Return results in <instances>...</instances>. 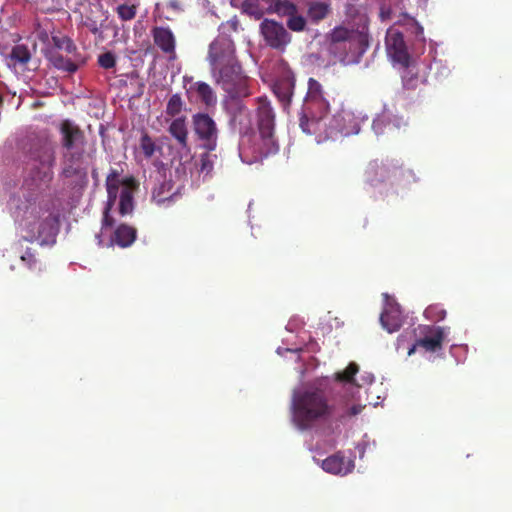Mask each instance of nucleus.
I'll use <instances>...</instances> for the list:
<instances>
[{"label": "nucleus", "instance_id": "1", "mask_svg": "<svg viewBox=\"0 0 512 512\" xmlns=\"http://www.w3.org/2000/svg\"><path fill=\"white\" fill-rule=\"evenodd\" d=\"M327 388L320 383L294 394L292 400V419L301 430H308L318 422L330 420L332 408Z\"/></svg>", "mask_w": 512, "mask_h": 512}, {"label": "nucleus", "instance_id": "2", "mask_svg": "<svg viewBox=\"0 0 512 512\" xmlns=\"http://www.w3.org/2000/svg\"><path fill=\"white\" fill-rule=\"evenodd\" d=\"M256 108L257 131L239 143L241 154H251L254 159L267 157L278 151L275 137V112L266 97H258Z\"/></svg>", "mask_w": 512, "mask_h": 512}, {"label": "nucleus", "instance_id": "3", "mask_svg": "<svg viewBox=\"0 0 512 512\" xmlns=\"http://www.w3.org/2000/svg\"><path fill=\"white\" fill-rule=\"evenodd\" d=\"M330 102L322 84L314 78L308 80V90L299 112V127L307 135L321 138Z\"/></svg>", "mask_w": 512, "mask_h": 512}, {"label": "nucleus", "instance_id": "4", "mask_svg": "<svg viewBox=\"0 0 512 512\" xmlns=\"http://www.w3.org/2000/svg\"><path fill=\"white\" fill-rule=\"evenodd\" d=\"M30 161L37 163L35 178L41 183H49L53 178L52 168L56 162L55 142L48 134H40L36 136L30 143L27 152Z\"/></svg>", "mask_w": 512, "mask_h": 512}, {"label": "nucleus", "instance_id": "5", "mask_svg": "<svg viewBox=\"0 0 512 512\" xmlns=\"http://www.w3.org/2000/svg\"><path fill=\"white\" fill-rule=\"evenodd\" d=\"M334 49L342 48L346 53L343 59L359 60L369 47L368 34L344 26L335 27L328 35Z\"/></svg>", "mask_w": 512, "mask_h": 512}, {"label": "nucleus", "instance_id": "6", "mask_svg": "<svg viewBox=\"0 0 512 512\" xmlns=\"http://www.w3.org/2000/svg\"><path fill=\"white\" fill-rule=\"evenodd\" d=\"M402 163L395 159L371 160L364 170V181L371 188L398 183L405 175Z\"/></svg>", "mask_w": 512, "mask_h": 512}, {"label": "nucleus", "instance_id": "7", "mask_svg": "<svg viewBox=\"0 0 512 512\" xmlns=\"http://www.w3.org/2000/svg\"><path fill=\"white\" fill-rule=\"evenodd\" d=\"M216 81L231 99L248 97L251 92L248 86V77L244 75L239 62L217 69Z\"/></svg>", "mask_w": 512, "mask_h": 512}, {"label": "nucleus", "instance_id": "8", "mask_svg": "<svg viewBox=\"0 0 512 512\" xmlns=\"http://www.w3.org/2000/svg\"><path fill=\"white\" fill-rule=\"evenodd\" d=\"M208 59L213 71L238 62L233 40L226 35L218 36L209 46Z\"/></svg>", "mask_w": 512, "mask_h": 512}, {"label": "nucleus", "instance_id": "9", "mask_svg": "<svg viewBox=\"0 0 512 512\" xmlns=\"http://www.w3.org/2000/svg\"><path fill=\"white\" fill-rule=\"evenodd\" d=\"M226 110L230 117L229 124L231 128L241 135L240 142L245 136H250V133H252L250 111L240 99H231L227 102Z\"/></svg>", "mask_w": 512, "mask_h": 512}, {"label": "nucleus", "instance_id": "10", "mask_svg": "<svg viewBox=\"0 0 512 512\" xmlns=\"http://www.w3.org/2000/svg\"><path fill=\"white\" fill-rule=\"evenodd\" d=\"M193 128L203 148L214 151L217 147L218 129L215 121L206 113H197L192 118Z\"/></svg>", "mask_w": 512, "mask_h": 512}, {"label": "nucleus", "instance_id": "11", "mask_svg": "<svg viewBox=\"0 0 512 512\" xmlns=\"http://www.w3.org/2000/svg\"><path fill=\"white\" fill-rule=\"evenodd\" d=\"M260 32L266 44L273 49L284 50L291 41V35L283 24L271 19L261 22Z\"/></svg>", "mask_w": 512, "mask_h": 512}, {"label": "nucleus", "instance_id": "12", "mask_svg": "<svg viewBox=\"0 0 512 512\" xmlns=\"http://www.w3.org/2000/svg\"><path fill=\"white\" fill-rule=\"evenodd\" d=\"M121 172L118 169H111L106 177V183H122L123 187L120 190V201L118 205V213L121 216L131 215L134 210L133 187L135 181L133 178L125 180L120 179Z\"/></svg>", "mask_w": 512, "mask_h": 512}, {"label": "nucleus", "instance_id": "13", "mask_svg": "<svg viewBox=\"0 0 512 512\" xmlns=\"http://www.w3.org/2000/svg\"><path fill=\"white\" fill-rule=\"evenodd\" d=\"M60 145L63 150H73L85 147L84 131L74 121L64 119L58 124Z\"/></svg>", "mask_w": 512, "mask_h": 512}, {"label": "nucleus", "instance_id": "14", "mask_svg": "<svg viewBox=\"0 0 512 512\" xmlns=\"http://www.w3.org/2000/svg\"><path fill=\"white\" fill-rule=\"evenodd\" d=\"M422 334L423 337L416 340V342L408 349L409 356L414 354L418 347L423 348L426 352H436L442 349L443 341L445 339L443 327L424 326L422 328Z\"/></svg>", "mask_w": 512, "mask_h": 512}, {"label": "nucleus", "instance_id": "15", "mask_svg": "<svg viewBox=\"0 0 512 512\" xmlns=\"http://www.w3.org/2000/svg\"><path fill=\"white\" fill-rule=\"evenodd\" d=\"M386 50L393 62L404 68L410 66L411 57L408 52L402 33L396 30H389L386 35Z\"/></svg>", "mask_w": 512, "mask_h": 512}, {"label": "nucleus", "instance_id": "16", "mask_svg": "<svg viewBox=\"0 0 512 512\" xmlns=\"http://www.w3.org/2000/svg\"><path fill=\"white\" fill-rule=\"evenodd\" d=\"M330 407L332 408L330 420L345 423L352 417L360 414L364 408L361 404L351 403L350 400L341 398H331Z\"/></svg>", "mask_w": 512, "mask_h": 512}, {"label": "nucleus", "instance_id": "17", "mask_svg": "<svg viewBox=\"0 0 512 512\" xmlns=\"http://www.w3.org/2000/svg\"><path fill=\"white\" fill-rule=\"evenodd\" d=\"M154 44L170 59L176 57V37L169 27L155 26L151 30Z\"/></svg>", "mask_w": 512, "mask_h": 512}, {"label": "nucleus", "instance_id": "18", "mask_svg": "<svg viewBox=\"0 0 512 512\" xmlns=\"http://www.w3.org/2000/svg\"><path fill=\"white\" fill-rule=\"evenodd\" d=\"M402 126H406L404 119L387 109L379 114L372 123V129L377 135L393 134Z\"/></svg>", "mask_w": 512, "mask_h": 512}, {"label": "nucleus", "instance_id": "19", "mask_svg": "<svg viewBox=\"0 0 512 512\" xmlns=\"http://www.w3.org/2000/svg\"><path fill=\"white\" fill-rule=\"evenodd\" d=\"M181 189L182 186L175 185L172 180L164 179L153 188L152 199L158 205H170L181 197Z\"/></svg>", "mask_w": 512, "mask_h": 512}, {"label": "nucleus", "instance_id": "20", "mask_svg": "<svg viewBox=\"0 0 512 512\" xmlns=\"http://www.w3.org/2000/svg\"><path fill=\"white\" fill-rule=\"evenodd\" d=\"M85 147L63 150V169L62 175L66 178H72L78 176L84 172L82 168V162L84 159Z\"/></svg>", "mask_w": 512, "mask_h": 512}, {"label": "nucleus", "instance_id": "21", "mask_svg": "<svg viewBox=\"0 0 512 512\" xmlns=\"http://www.w3.org/2000/svg\"><path fill=\"white\" fill-rule=\"evenodd\" d=\"M122 183H106L107 190V201L103 210V216L101 221V233L105 230L113 228L116 224L115 218L111 215V211L116 204L118 194L120 195L119 189Z\"/></svg>", "mask_w": 512, "mask_h": 512}, {"label": "nucleus", "instance_id": "22", "mask_svg": "<svg viewBox=\"0 0 512 512\" xmlns=\"http://www.w3.org/2000/svg\"><path fill=\"white\" fill-rule=\"evenodd\" d=\"M380 323L389 333L399 330L402 325L400 306L397 303L388 302L380 315Z\"/></svg>", "mask_w": 512, "mask_h": 512}, {"label": "nucleus", "instance_id": "23", "mask_svg": "<svg viewBox=\"0 0 512 512\" xmlns=\"http://www.w3.org/2000/svg\"><path fill=\"white\" fill-rule=\"evenodd\" d=\"M32 59L30 49L25 44H16L12 47L10 54L7 57V64L9 68L15 71L20 70L24 72L28 70V64Z\"/></svg>", "mask_w": 512, "mask_h": 512}, {"label": "nucleus", "instance_id": "24", "mask_svg": "<svg viewBox=\"0 0 512 512\" xmlns=\"http://www.w3.org/2000/svg\"><path fill=\"white\" fill-rule=\"evenodd\" d=\"M322 468L331 474L346 475L353 470L354 464L351 460H346L342 452H336L323 460Z\"/></svg>", "mask_w": 512, "mask_h": 512}, {"label": "nucleus", "instance_id": "25", "mask_svg": "<svg viewBox=\"0 0 512 512\" xmlns=\"http://www.w3.org/2000/svg\"><path fill=\"white\" fill-rule=\"evenodd\" d=\"M137 230L135 227L127 224H119L113 231L108 247L117 245L121 248L130 247L136 240Z\"/></svg>", "mask_w": 512, "mask_h": 512}, {"label": "nucleus", "instance_id": "26", "mask_svg": "<svg viewBox=\"0 0 512 512\" xmlns=\"http://www.w3.org/2000/svg\"><path fill=\"white\" fill-rule=\"evenodd\" d=\"M45 57L56 69L69 73H74L78 70L77 59L66 58L56 49H47Z\"/></svg>", "mask_w": 512, "mask_h": 512}, {"label": "nucleus", "instance_id": "27", "mask_svg": "<svg viewBox=\"0 0 512 512\" xmlns=\"http://www.w3.org/2000/svg\"><path fill=\"white\" fill-rule=\"evenodd\" d=\"M169 133L177 140L182 148L188 145V130L184 118L174 119L168 129Z\"/></svg>", "mask_w": 512, "mask_h": 512}, {"label": "nucleus", "instance_id": "28", "mask_svg": "<svg viewBox=\"0 0 512 512\" xmlns=\"http://www.w3.org/2000/svg\"><path fill=\"white\" fill-rule=\"evenodd\" d=\"M192 89L196 91L201 102L207 107L216 105L217 96L209 84L199 81L192 86Z\"/></svg>", "mask_w": 512, "mask_h": 512}, {"label": "nucleus", "instance_id": "29", "mask_svg": "<svg viewBox=\"0 0 512 512\" xmlns=\"http://www.w3.org/2000/svg\"><path fill=\"white\" fill-rule=\"evenodd\" d=\"M52 46L49 49L65 51L67 54L76 55L77 47L71 38L64 35H53L51 38Z\"/></svg>", "mask_w": 512, "mask_h": 512}, {"label": "nucleus", "instance_id": "30", "mask_svg": "<svg viewBox=\"0 0 512 512\" xmlns=\"http://www.w3.org/2000/svg\"><path fill=\"white\" fill-rule=\"evenodd\" d=\"M329 11V4L323 2H312L308 7V16L313 22H319L326 18Z\"/></svg>", "mask_w": 512, "mask_h": 512}, {"label": "nucleus", "instance_id": "31", "mask_svg": "<svg viewBox=\"0 0 512 512\" xmlns=\"http://www.w3.org/2000/svg\"><path fill=\"white\" fill-rule=\"evenodd\" d=\"M270 12L277 13L279 16H291L297 13V7L294 3L288 0H276L273 6L270 7Z\"/></svg>", "mask_w": 512, "mask_h": 512}, {"label": "nucleus", "instance_id": "32", "mask_svg": "<svg viewBox=\"0 0 512 512\" xmlns=\"http://www.w3.org/2000/svg\"><path fill=\"white\" fill-rule=\"evenodd\" d=\"M140 148L144 156L148 159L151 158L156 151H161V147L157 146L147 133L141 136Z\"/></svg>", "mask_w": 512, "mask_h": 512}, {"label": "nucleus", "instance_id": "33", "mask_svg": "<svg viewBox=\"0 0 512 512\" xmlns=\"http://www.w3.org/2000/svg\"><path fill=\"white\" fill-rule=\"evenodd\" d=\"M358 370V365L354 362H351L344 371L336 373L335 378L337 381L355 383L357 386H360V384L354 380V376Z\"/></svg>", "mask_w": 512, "mask_h": 512}, {"label": "nucleus", "instance_id": "34", "mask_svg": "<svg viewBox=\"0 0 512 512\" xmlns=\"http://www.w3.org/2000/svg\"><path fill=\"white\" fill-rule=\"evenodd\" d=\"M293 83L286 81L275 86L274 92L281 101L289 102L293 94Z\"/></svg>", "mask_w": 512, "mask_h": 512}, {"label": "nucleus", "instance_id": "35", "mask_svg": "<svg viewBox=\"0 0 512 512\" xmlns=\"http://www.w3.org/2000/svg\"><path fill=\"white\" fill-rule=\"evenodd\" d=\"M116 12L121 20L129 21L135 18L137 13V5L120 4L116 8Z\"/></svg>", "mask_w": 512, "mask_h": 512}, {"label": "nucleus", "instance_id": "36", "mask_svg": "<svg viewBox=\"0 0 512 512\" xmlns=\"http://www.w3.org/2000/svg\"><path fill=\"white\" fill-rule=\"evenodd\" d=\"M287 26L292 31L300 32L305 29L306 20L303 16L293 13L288 17Z\"/></svg>", "mask_w": 512, "mask_h": 512}, {"label": "nucleus", "instance_id": "37", "mask_svg": "<svg viewBox=\"0 0 512 512\" xmlns=\"http://www.w3.org/2000/svg\"><path fill=\"white\" fill-rule=\"evenodd\" d=\"M405 69L406 71L402 76L403 86L408 90H414L418 86L419 78L417 74L413 73L412 69H410V66Z\"/></svg>", "mask_w": 512, "mask_h": 512}, {"label": "nucleus", "instance_id": "38", "mask_svg": "<svg viewBox=\"0 0 512 512\" xmlns=\"http://www.w3.org/2000/svg\"><path fill=\"white\" fill-rule=\"evenodd\" d=\"M182 99L178 94L172 95L167 103L166 112L168 115L175 116L182 110Z\"/></svg>", "mask_w": 512, "mask_h": 512}, {"label": "nucleus", "instance_id": "39", "mask_svg": "<svg viewBox=\"0 0 512 512\" xmlns=\"http://www.w3.org/2000/svg\"><path fill=\"white\" fill-rule=\"evenodd\" d=\"M425 316L432 321L438 322L446 317V311L438 305H430L425 309Z\"/></svg>", "mask_w": 512, "mask_h": 512}, {"label": "nucleus", "instance_id": "40", "mask_svg": "<svg viewBox=\"0 0 512 512\" xmlns=\"http://www.w3.org/2000/svg\"><path fill=\"white\" fill-rule=\"evenodd\" d=\"M242 10L246 14L254 16L256 19H260L263 16L262 10L254 0L244 1L242 4Z\"/></svg>", "mask_w": 512, "mask_h": 512}, {"label": "nucleus", "instance_id": "41", "mask_svg": "<svg viewBox=\"0 0 512 512\" xmlns=\"http://www.w3.org/2000/svg\"><path fill=\"white\" fill-rule=\"evenodd\" d=\"M44 225L45 221L42 222H35V223H29L26 224V228L28 229L30 235H29V241H32L35 238H40L43 236L44 232Z\"/></svg>", "mask_w": 512, "mask_h": 512}, {"label": "nucleus", "instance_id": "42", "mask_svg": "<svg viewBox=\"0 0 512 512\" xmlns=\"http://www.w3.org/2000/svg\"><path fill=\"white\" fill-rule=\"evenodd\" d=\"M98 64L104 69L113 68L116 64L115 55L110 51L99 55Z\"/></svg>", "mask_w": 512, "mask_h": 512}, {"label": "nucleus", "instance_id": "43", "mask_svg": "<svg viewBox=\"0 0 512 512\" xmlns=\"http://www.w3.org/2000/svg\"><path fill=\"white\" fill-rule=\"evenodd\" d=\"M21 260L26 264V266L33 270L39 268V261L36 258L35 254L31 251V249H27L21 256Z\"/></svg>", "mask_w": 512, "mask_h": 512}, {"label": "nucleus", "instance_id": "44", "mask_svg": "<svg viewBox=\"0 0 512 512\" xmlns=\"http://www.w3.org/2000/svg\"><path fill=\"white\" fill-rule=\"evenodd\" d=\"M207 151L206 153H203L200 158V170L202 172H209L212 170L213 163L210 159V155Z\"/></svg>", "mask_w": 512, "mask_h": 512}, {"label": "nucleus", "instance_id": "45", "mask_svg": "<svg viewBox=\"0 0 512 512\" xmlns=\"http://www.w3.org/2000/svg\"><path fill=\"white\" fill-rule=\"evenodd\" d=\"M84 26L88 28V30L96 35L98 33H100L101 31V24H98L97 21L93 20V19H90V18H87L85 21H84Z\"/></svg>", "mask_w": 512, "mask_h": 512}, {"label": "nucleus", "instance_id": "46", "mask_svg": "<svg viewBox=\"0 0 512 512\" xmlns=\"http://www.w3.org/2000/svg\"><path fill=\"white\" fill-rule=\"evenodd\" d=\"M408 24L413 28V33L416 37H423V27L414 18H409Z\"/></svg>", "mask_w": 512, "mask_h": 512}, {"label": "nucleus", "instance_id": "47", "mask_svg": "<svg viewBox=\"0 0 512 512\" xmlns=\"http://www.w3.org/2000/svg\"><path fill=\"white\" fill-rule=\"evenodd\" d=\"M166 7L176 13L182 10L180 2L178 0H168L166 2Z\"/></svg>", "mask_w": 512, "mask_h": 512}, {"label": "nucleus", "instance_id": "48", "mask_svg": "<svg viewBox=\"0 0 512 512\" xmlns=\"http://www.w3.org/2000/svg\"><path fill=\"white\" fill-rule=\"evenodd\" d=\"M96 238H97V241H98V245L102 246V244H103L102 234L96 235Z\"/></svg>", "mask_w": 512, "mask_h": 512}, {"label": "nucleus", "instance_id": "49", "mask_svg": "<svg viewBox=\"0 0 512 512\" xmlns=\"http://www.w3.org/2000/svg\"><path fill=\"white\" fill-rule=\"evenodd\" d=\"M372 382H373V376H370L369 380H368V383H372Z\"/></svg>", "mask_w": 512, "mask_h": 512}, {"label": "nucleus", "instance_id": "50", "mask_svg": "<svg viewBox=\"0 0 512 512\" xmlns=\"http://www.w3.org/2000/svg\"><path fill=\"white\" fill-rule=\"evenodd\" d=\"M2 103H3V98H2V96L0 95V107L2 106Z\"/></svg>", "mask_w": 512, "mask_h": 512}, {"label": "nucleus", "instance_id": "51", "mask_svg": "<svg viewBox=\"0 0 512 512\" xmlns=\"http://www.w3.org/2000/svg\"><path fill=\"white\" fill-rule=\"evenodd\" d=\"M160 3H156V9H159Z\"/></svg>", "mask_w": 512, "mask_h": 512}, {"label": "nucleus", "instance_id": "52", "mask_svg": "<svg viewBox=\"0 0 512 512\" xmlns=\"http://www.w3.org/2000/svg\"><path fill=\"white\" fill-rule=\"evenodd\" d=\"M345 116L350 117V114L345 113V114H344V116H343V118H344Z\"/></svg>", "mask_w": 512, "mask_h": 512}]
</instances>
